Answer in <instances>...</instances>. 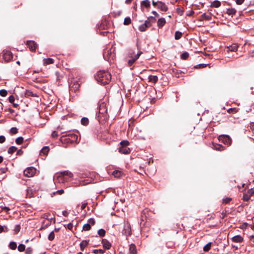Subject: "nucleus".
<instances>
[{"instance_id":"obj_1","label":"nucleus","mask_w":254,"mask_h":254,"mask_svg":"<svg viewBox=\"0 0 254 254\" xmlns=\"http://www.w3.org/2000/svg\"><path fill=\"white\" fill-rule=\"evenodd\" d=\"M96 80L101 84H108L111 79V74L106 70H100L98 71L95 76Z\"/></svg>"},{"instance_id":"obj_2","label":"nucleus","mask_w":254,"mask_h":254,"mask_svg":"<svg viewBox=\"0 0 254 254\" xmlns=\"http://www.w3.org/2000/svg\"><path fill=\"white\" fill-rule=\"evenodd\" d=\"M62 142L64 143H73L78 142V136L72 133L63 136L61 138Z\"/></svg>"},{"instance_id":"obj_3","label":"nucleus","mask_w":254,"mask_h":254,"mask_svg":"<svg viewBox=\"0 0 254 254\" xmlns=\"http://www.w3.org/2000/svg\"><path fill=\"white\" fill-rule=\"evenodd\" d=\"M122 233L126 237H128L131 235V228L128 221L124 222V228Z\"/></svg>"},{"instance_id":"obj_4","label":"nucleus","mask_w":254,"mask_h":254,"mask_svg":"<svg viewBox=\"0 0 254 254\" xmlns=\"http://www.w3.org/2000/svg\"><path fill=\"white\" fill-rule=\"evenodd\" d=\"M99 117L102 116L106 118L107 114V109L106 104L102 103L100 104L98 108Z\"/></svg>"},{"instance_id":"obj_5","label":"nucleus","mask_w":254,"mask_h":254,"mask_svg":"<svg viewBox=\"0 0 254 254\" xmlns=\"http://www.w3.org/2000/svg\"><path fill=\"white\" fill-rule=\"evenodd\" d=\"M36 170L33 167L27 168L23 172L24 175L27 177H32L36 173Z\"/></svg>"},{"instance_id":"obj_6","label":"nucleus","mask_w":254,"mask_h":254,"mask_svg":"<svg viewBox=\"0 0 254 254\" xmlns=\"http://www.w3.org/2000/svg\"><path fill=\"white\" fill-rule=\"evenodd\" d=\"M218 139L224 144L229 145H230L232 142L231 138L228 135H220L218 137Z\"/></svg>"},{"instance_id":"obj_7","label":"nucleus","mask_w":254,"mask_h":254,"mask_svg":"<svg viewBox=\"0 0 254 254\" xmlns=\"http://www.w3.org/2000/svg\"><path fill=\"white\" fill-rule=\"evenodd\" d=\"M2 57L6 62H8L12 60L13 55L12 53L9 51H3Z\"/></svg>"},{"instance_id":"obj_8","label":"nucleus","mask_w":254,"mask_h":254,"mask_svg":"<svg viewBox=\"0 0 254 254\" xmlns=\"http://www.w3.org/2000/svg\"><path fill=\"white\" fill-rule=\"evenodd\" d=\"M80 87V83H79V81L77 80H73L71 81L69 84V87L70 88L71 90H74V91H76L79 89Z\"/></svg>"},{"instance_id":"obj_9","label":"nucleus","mask_w":254,"mask_h":254,"mask_svg":"<svg viewBox=\"0 0 254 254\" xmlns=\"http://www.w3.org/2000/svg\"><path fill=\"white\" fill-rule=\"evenodd\" d=\"M142 54V52L139 51L137 53V54L134 57L131 58V59H129L128 61V65L129 66H131L139 58L140 55Z\"/></svg>"},{"instance_id":"obj_10","label":"nucleus","mask_w":254,"mask_h":254,"mask_svg":"<svg viewBox=\"0 0 254 254\" xmlns=\"http://www.w3.org/2000/svg\"><path fill=\"white\" fill-rule=\"evenodd\" d=\"M27 45L31 51H35L37 47L36 43L33 41H27Z\"/></svg>"},{"instance_id":"obj_11","label":"nucleus","mask_w":254,"mask_h":254,"mask_svg":"<svg viewBox=\"0 0 254 254\" xmlns=\"http://www.w3.org/2000/svg\"><path fill=\"white\" fill-rule=\"evenodd\" d=\"M232 242L234 243H240L243 241V238L239 235H236L231 238Z\"/></svg>"},{"instance_id":"obj_12","label":"nucleus","mask_w":254,"mask_h":254,"mask_svg":"<svg viewBox=\"0 0 254 254\" xmlns=\"http://www.w3.org/2000/svg\"><path fill=\"white\" fill-rule=\"evenodd\" d=\"M157 7L163 11H166L168 10V6L167 5L162 1H159V4Z\"/></svg>"},{"instance_id":"obj_13","label":"nucleus","mask_w":254,"mask_h":254,"mask_svg":"<svg viewBox=\"0 0 254 254\" xmlns=\"http://www.w3.org/2000/svg\"><path fill=\"white\" fill-rule=\"evenodd\" d=\"M119 151L124 154H127L130 152V149L128 147L121 146L119 148Z\"/></svg>"},{"instance_id":"obj_14","label":"nucleus","mask_w":254,"mask_h":254,"mask_svg":"<svg viewBox=\"0 0 254 254\" xmlns=\"http://www.w3.org/2000/svg\"><path fill=\"white\" fill-rule=\"evenodd\" d=\"M212 148L214 150L220 151L225 149V147L219 144H213Z\"/></svg>"},{"instance_id":"obj_15","label":"nucleus","mask_w":254,"mask_h":254,"mask_svg":"<svg viewBox=\"0 0 254 254\" xmlns=\"http://www.w3.org/2000/svg\"><path fill=\"white\" fill-rule=\"evenodd\" d=\"M102 243L103 247L107 250L109 249L111 246L110 243L106 239H103Z\"/></svg>"},{"instance_id":"obj_16","label":"nucleus","mask_w":254,"mask_h":254,"mask_svg":"<svg viewBox=\"0 0 254 254\" xmlns=\"http://www.w3.org/2000/svg\"><path fill=\"white\" fill-rule=\"evenodd\" d=\"M148 81L153 83L157 82L158 78L156 75H149L148 77Z\"/></svg>"},{"instance_id":"obj_17","label":"nucleus","mask_w":254,"mask_h":254,"mask_svg":"<svg viewBox=\"0 0 254 254\" xmlns=\"http://www.w3.org/2000/svg\"><path fill=\"white\" fill-rule=\"evenodd\" d=\"M129 251L130 254H136V249L135 245L131 244L129 245Z\"/></svg>"},{"instance_id":"obj_18","label":"nucleus","mask_w":254,"mask_h":254,"mask_svg":"<svg viewBox=\"0 0 254 254\" xmlns=\"http://www.w3.org/2000/svg\"><path fill=\"white\" fill-rule=\"evenodd\" d=\"M54 63V60L52 58L44 59L43 64L44 65L53 64Z\"/></svg>"},{"instance_id":"obj_19","label":"nucleus","mask_w":254,"mask_h":254,"mask_svg":"<svg viewBox=\"0 0 254 254\" xmlns=\"http://www.w3.org/2000/svg\"><path fill=\"white\" fill-rule=\"evenodd\" d=\"M238 48V46L237 44H233L229 47H228L229 51L236 52Z\"/></svg>"},{"instance_id":"obj_20","label":"nucleus","mask_w":254,"mask_h":254,"mask_svg":"<svg viewBox=\"0 0 254 254\" xmlns=\"http://www.w3.org/2000/svg\"><path fill=\"white\" fill-rule=\"evenodd\" d=\"M166 23V20L164 18H159L157 21V25L159 27H163Z\"/></svg>"},{"instance_id":"obj_21","label":"nucleus","mask_w":254,"mask_h":254,"mask_svg":"<svg viewBox=\"0 0 254 254\" xmlns=\"http://www.w3.org/2000/svg\"><path fill=\"white\" fill-rule=\"evenodd\" d=\"M220 5H221V2L219 0H215L211 3L210 6L212 7L217 8V7H219V6H220Z\"/></svg>"},{"instance_id":"obj_22","label":"nucleus","mask_w":254,"mask_h":254,"mask_svg":"<svg viewBox=\"0 0 254 254\" xmlns=\"http://www.w3.org/2000/svg\"><path fill=\"white\" fill-rule=\"evenodd\" d=\"M236 13V10L234 8H227L226 13L230 15H233Z\"/></svg>"},{"instance_id":"obj_23","label":"nucleus","mask_w":254,"mask_h":254,"mask_svg":"<svg viewBox=\"0 0 254 254\" xmlns=\"http://www.w3.org/2000/svg\"><path fill=\"white\" fill-rule=\"evenodd\" d=\"M123 173L121 171L119 170H115L113 172L112 175L116 178H120L122 176Z\"/></svg>"},{"instance_id":"obj_24","label":"nucleus","mask_w":254,"mask_h":254,"mask_svg":"<svg viewBox=\"0 0 254 254\" xmlns=\"http://www.w3.org/2000/svg\"><path fill=\"white\" fill-rule=\"evenodd\" d=\"M88 242L86 241H83L80 244V249L82 251H83L84 248L88 245Z\"/></svg>"},{"instance_id":"obj_25","label":"nucleus","mask_w":254,"mask_h":254,"mask_svg":"<svg viewBox=\"0 0 254 254\" xmlns=\"http://www.w3.org/2000/svg\"><path fill=\"white\" fill-rule=\"evenodd\" d=\"M141 5L146 7H149L150 5V1L149 0H144L141 2Z\"/></svg>"},{"instance_id":"obj_26","label":"nucleus","mask_w":254,"mask_h":254,"mask_svg":"<svg viewBox=\"0 0 254 254\" xmlns=\"http://www.w3.org/2000/svg\"><path fill=\"white\" fill-rule=\"evenodd\" d=\"M16 150L17 147H16L15 146H11L8 148L7 152L8 154H12Z\"/></svg>"},{"instance_id":"obj_27","label":"nucleus","mask_w":254,"mask_h":254,"mask_svg":"<svg viewBox=\"0 0 254 254\" xmlns=\"http://www.w3.org/2000/svg\"><path fill=\"white\" fill-rule=\"evenodd\" d=\"M49 151L48 146H44L41 149V152L44 155H47Z\"/></svg>"},{"instance_id":"obj_28","label":"nucleus","mask_w":254,"mask_h":254,"mask_svg":"<svg viewBox=\"0 0 254 254\" xmlns=\"http://www.w3.org/2000/svg\"><path fill=\"white\" fill-rule=\"evenodd\" d=\"M81 123L84 126H86L89 123V120L87 118L83 117L81 120Z\"/></svg>"},{"instance_id":"obj_29","label":"nucleus","mask_w":254,"mask_h":254,"mask_svg":"<svg viewBox=\"0 0 254 254\" xmlns=\"http://www.w3.org/2000/svg\"><path fill=\"white\" fill-rule=\"evenodd\" d=\"M8 231V229L6 226H2L0 225V233L2 232H7Z\"/></svg>"},{"instance_id":"obj_30","label":"nucleus","mask_w":254,"mask_h":254,"mask_svg":"<svg viewBox=\"0 0 254 254\" xmlns=\"http://www.w3.org/2000/svg\"><path fill=\"white\" fill-rule=\"evenodd\" d=\"M182 36V33L179 31H177L175 32V38L176 40H179L181 38Z\"/></svg>"},{"instance_id":"obj_31","label":"nucleus","mask_w":254,"mask_h":254,"mask_svg":"<svg viewBox=\"0 0 254 254\" xmlns=\"http://www.w3.org/2000/svg\"><path fill=\"white\" fill-rule=\"evenodd\" d=\"M9 247L10 249L13 250L16 249L17 247L16 243L14 242H11L9 244Z\"/></svg>"},{"instance_id":"obj_32","label":"nucleus","mask_w":254,"mask_h":254,"mask_svg":"<svg viewBox=\"0 0 254 254\" xmlns=\"http://www.w3.org/2000/svg\"><path fill=\"white\" fill-rule=\"evenodd\" d=\"M211 246V243L209 242L208 244H207L204 247H203V251L204 252H208L210 249Z\"/></svg>"},{"instance_id":"obj_33","label":"nucleus","mask_w":254,"mask_h":254,"mask_svg":"<svg viewBox=\"0 0 254 254\" xmlns=\"http://www.w3.org/2000/svg\"><path fill=\"white\" fill-rule=\"evenodd\" d=\"M62 174H63V176L64 177L65 176H67L69 178H71L73 176V174L71 172H68L67 171H65L63 172L62 173Z\"/></svg>"},{"instance_id":"obj_34","label":"nucleus","mask_w":254,"mask_h":254,"mask_svg":"<svg viewBox=\"0 0 254 254\" xmlns=\"http://www.w3.org/2000/svg\"><path fill=\"white\" fill-rule=\"evenodd\" d=\"M201 18L202 19H205L207 20H209L211 19V17L210 15H207L205 13H204L203 14H202L201 15Z\"/></svg>"},{"instance_id":"obj_35","label":"nucleus","mask_w":254,"mask_h":254,"mask_svg":"<svg viewBox=\"0 0 254 254\" xmlns=\"http://www.w3.org/2000/svg\"><path fill=\"white\" fill-rule=\"evenodd\" d=\"M131 23V19L129 17H126L124 19V24L126 25H129Z\"/></svg>"},{"instance_id":"obj_36","label":"nucleus","mask_w":254,"mask_h":254,"mask_svg":"<svg viewBox=\"0 0 254 254\" xmlns=\"http://www.w3.org/2000/svg\"><path fill=\"white\" fill-rule=\"evenodd\" d=\"M23 141V138L22 137H18L15 140V142L17 144H21Z\"/></svg>"},{"instance_id":"obj_37","label":"nucleus","mask_w":254,"mask_h":254,"mask_svg":"<svg viewBox=\"0 0 254 254\" xmlns=\"http://www.w3.org/2000/svg\"><path fill=\"white\" fill-rule=\"evenodd\" d=\"M189 54L187 52H185V53H183L181 56V59H183V60H186L189 57Z\"/></svg>"},{"instance_id":"obj_38","label":"nucleus","mask_w":254,"mask_h":254,"mask_svg":"<svg viewBox=\"0 0 254 254\" xmlns=\"http://www.w3.org/2000/svg\"><path fill=\"white\" fill-rule=\"evenodd\" d=\"M25 249V246L23 244H20L18 246V250L19 251V252H23Z\"/></svg>"},{"instance_id":"obj_39","label":"nucleus","mask_w":254,"mask_h":254,"mask_svg":"<svg viewBox=\"0 0 254 254\" xmlns=\"http://www.w3.org/2000/svg\"><path fill=\"white\" fill-rule=\"evenodd\" d=\"M91 229V226L90 224L87 223L84 225L83 227V230L85 231H89Z\"/></svg>"},{"instance_id":"obj_40","label":"nucleus","mask_w":254,"mask_h":254,"mask_svg":"<svg viewBox=\"0 0 254 254\" xmlns=\"http://www.w3.org/2000/svg\"><path fill=\"white\" fill-rule=\"evenodd\" d=\"M55 238V234L54 231H52L48 236V239L50 241H53Z\"/></svg>"},{"instance_id":"obj_41","label":"nucleus","mask_w":254,"mask_h":254,"mask_svg":"<svg viewBox=\"0 0 254 254\" xmlns=\"http://www.w3.org/2000/svg\"><path fill=\"white\" fill-rule=\"evenodd\" d=\"M7 94V92L5 89H1L0 90V95L2 97H5Z\"/></svg>"},{"instance_id":"obj_42","label":"nucleus","mask_w":254,"mask_h":254,"mask_svg":"<svg viewBox=\"0 0 254 254\" xmlns=\"http://www.w3.org/2000/svg\"><path fill=\"white\" fill-rule=\"evenodd\" d=\"M17 132H18L17 129L15 127H13L11 128V129L10 130V133L12 134H16L17 133Z\"/></svg>"},{"instance_id":"obj_43","label":"nucleus","mask_w":254,"mask_h":254,"mask_svg":"<svg viewBox=\"0 0 254 254\" xmlns=\"http://www.w3.org/2000/svg\"><path fill=\"white\" fill-rule=\"evenodd\" d=\"M147 28V27H146V26H145V25L143 24L141 25L140 26H139V31H140L141 32H143L146 30Z\"/></svg>"},{"instance_id":"obj_44","label":"nucleus","mask_w":254,"mask_h":254,"mask_svg":"<svg viewBox=\"0 0 254 254\" xmlns=\"http://www.w3.org/2000/svg\"><path fill=\"white\" fill-rule=\"evenodd\" d=\"M243 199L244 201H248L250 199V195L249 194L244 193Z\"/></svg>"},{"instance_id":"obj_45","label":"nucleus","mask_w":254,"mask_h":254,"mask_svg":"<svg viewBox=\"0 0 254 254\" xmlns=\"http://www.w3.org/2000/svg\"><path fill=\"white\" fill-rule=\"evenodd\" d=\"M98 233L99 236L103 237L105 235V231L103 229H101L98 230Z\"/></svg>"},{"instance_id":"obj_46","label":"nucleus","mask_w":254,"mask_h":254,"mask_svg":"<svg viewBox=\"0 0 254 254\" xmlns=\"http://www.w3.org/2000/svg\"><path fill=\"white\" fill-rule=\"evenodd\" d=\"M120 143L122 146L127 147V146L129 144V142L127 140H123Z\"/></svg>"},{"instance_id":"obj_47","label":"nucleus","mask_w":254,"mask_h":254,"mask_svg":"<svg viewBox=\"0 0 254 254\" xmlns=\"http://www.w3.org/2000/svg\"><path fill=\"white\" fill-rule=\"evenodd\" d=\"M229 113H235L237 112V109L235 108H230L227 110Z\"/></svg>"},{"instance_id":"obj_48","label":"nucleus","mask_w":254,"mask_h":254,"mask_svg":"<svg viewBox=\"0 0 254 254\" xmlns=\"http://www.w3.org/2000/svg\"><path fill=\"white\" fill-rule=\"evenodd\" d=\"M207 65L206 64H197L196 65H195L194 67L195 68H204L205 67H206Z\"/></svg>"},{"instance_id":"obj_49","label":"nucleus","mask_w":254,"mask_h":254,"mask_svg":"<svg viewBox=\"0 0 254 254\" xmlns=\"http://www.w3.org/2000/svg\"><path fill=\"white\" fill-rule=\"evenodd\" d=\"M33 250L31 247L27 248L26 250L25 253L26 254H31L32 253Z\"/></svg>"},{"instance_id":"obj_50","label":"nucleus","mask_w":254,"mask_h":254,"mask_svg":"<svg viewBox=\"0 0 254 254\" xmlns=\"http://www.w3.org/2000/svg\"><path fill=\"white\" fill-rule=\"evenodd\" d=\"M20 229V226L19 225H16L15 228H14V229L15 233V234L18 233L19 232Z\"/></svg>"},{"instance_id":"obj_51","label":"nucleus","mask_w":254,"mask_h":254,"mask_svg":"<svg viewBox=\"0 0 254 254\" xmlns=\"http://www.w3.org/2000/svg\"><path fill=\"white\" fill-rule=\"evenodd\" d=\"M14 100H15V99H14V97L12 95H10L9 97H8V101L10 103H14Z\"/></svg>"},{"instance_id":"obj_52","label":"nucleus","mask_w":254,"mask_h":254,"mask_svg":"<svg viewBox=\"0 0 254 254\" xmlns=\"http://www.w3.org/2000/svg\"><path fill=\"white\" fill-rule=\"evenodd\" d=\"M231 200V198L227 197L223 199V203L225 204L228 203Z\"/></svg>"},{"instance_id":"obj_53","label":"nucleus","mask_w":254,"mask_h":254,"mask_svg":"<svg viewBox=\"0 0 254 254\" xmlns=\"http://www.w3.org/2000/svg\"><path fill=\"white\" fill-rule=\"evenodd\" d=\"M93 252L95 254H97L98 253H100L101 254H103L104 253V251L102 249L94 250L93 251Z\"/></svg>"},{"instance_id":"obj_54","label":"nucleus","mask_w":254,"mask_h":254,"mask_svg":"<svg viewBox=\"0 0 254 254\" xmlns=\"http://www.w3.org/2000/svg\"><path fill=\"white\" fill-rule=\"evenodd\" d=\"M87 204L88 203L86 201L82 202V204L81 206V209L83 210L86 207Z\"/></svg>"},{"instance_id":"obj_55","label":"nucleus","mask_w":254,"mask_h":254,"mask_svg":"<svg viewBox=\"0 0 254 254\" xmlns=\"http://www.w3.org/2000/svg\"><path fill=\"white\" fill-rule=\"evenodd\" d=\"M51 135L53 138H56L58 136V134L56 131H53Z\"/></svg>"},{"instance_id":"obj_56","label":"nucleus","mask_w":254,"mask_h":254,"mask_svg":"<svg viewBox=\"0 0 254 254\" xmlns=\"http://www.w3.org/2000/svg\"><path fill=\"white\" fill-rule=\"evenodd\" d=\"M88 224H90V225H94L95 224V220L93 218H90L88 220Z\"/></svg>"},{"instance_id":"obj_57","label":"nucleus","mask_w":254,"mask_h":254,"mask_svg":"<svg viewBox=\"0 0 254 254\" xmlns=\"http://www.w3.org/2000/svg\"><path fill=\"white\" fill-rule=\"evenodd\" d=\"M5 138L3 135L0 136V143H3L5 141Z\"/></svg>"},{"instance_id":"obj_58","label":"nucleus","mask_w":254,"mask_h":254,"mask_svg":"<svg viewBox=\"0 0 254 254\" xmlns=\"http://www.w3.org/2000/svg\"><path fill=\"white\" fill-rule=\"evenodd\" d=\"M64 192V190L63 189L60 190H57L56 192L54 193H58L59 194H62Z\"/></svg>"},{"instance_id":"obj_59","label":"nucleus","mask_w":254,"mask_h":254,"mask_svg":"<svg viewBox=\"0 0 254 254\" xmlns=\"http://www.w3.org/2000/svg\"><path fill=\"white\" fill-rule=\"evenodd\" d=\"M23 153V151L21 150V149H19L18 150H17V152H16V154L17 155H22Z\"/></svg>"},{"instance_id":"obj_60","label":"nucleus","mask_w":254,"mask_h":254,"mask_svg":"<svg viewBox=\"0 0 254 254\" xmlns=\"http://www.w3.org/2000/svg\"><path fill=\"white\" fill-rule=\"evenodd\" d=\"M245 0H236V2L237 4L240 5L242 4Z\"/></svg>"},{"instance_id":"obj_61","label":"nucleus","mask_w":254,"mask_h":254,"mask_svg":"<svg viewBox=\"0 0 254 254\" xmlns=\"http://www.w3.org/2000/svg\"><path fill=\"white\" fill-rule=\"evenodd\" d=\"M144 25H145V26H146V27H149L151 26V24H150V23L149 21H147V20H146L144 23Z\"/></svg>"},{"instance_id":"obj_62","label":"nucleus","mask_w":254,"mask_h":254,"mask_svg":"<svg viewBox=\"0 0 254 254\" xmlns=\"http://www.w3.org/2000/svg\"><path fill=\"white\" fill-rule=\"evenodd\" d=\"M67 228L69 230H71L73 228V225L71 223H69L67 225Z\"/></svg>"},{"instance_id":"obj_63","label":"nucleus","mask_w":254,"mask_h":254,"mask_svg":"<svg viewBox=\"0 0 254 254\" xmlns=\"http://www.w3.org/2000/svg\"><path fill=\"white\" fill-rule=\"evenodd\" d=\"M49 214L45 213V214H44L42 215V217H43L44 219H49Z\"/></svg>"},{"instance_id":"obj_64","label":"nucleus","mask_w":254,"mask_h":254,"mask_svg":"<svg viewBox=\"0 0 254 254\" xmlns=\"http://www.w3.org/2000/svg\"><path fill=\"white\" fill-rule=\"evenodd\" d=\"M177 12L181 15H182L183 13V11L179 8L177 9Z\"/></svg>"}]
</instances>
